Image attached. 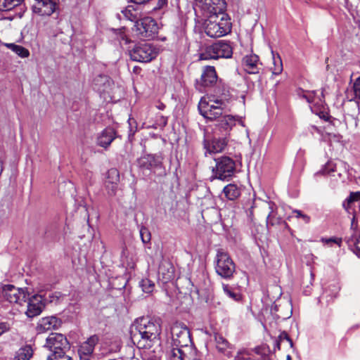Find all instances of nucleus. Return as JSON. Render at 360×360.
Returning <instances> with one entry per match:
<instances>
[{
    "label": "nucleus",
    "mask_w": 360,
    "mask_h": 360,
    "mask_svg": "<svg viewBox=\"0 0 360 360\" xmlns=\"http://www.w3.org/2000/svg\"><path fill=\"white\" fill-rule=\"evenodd\" d=\"M160 333V325L148 317L137 319L131 330V335L134 343L139 348H150L153 343L158 340Z\"/></svg>",
    "instance_id": "nucleus-1"
},
{
    "label": "nucleus",
    "mask_w": 360,
    "mask_h": 360,
    "mask_svg": "<svg viewBox=\"0 0 360 360\" xmlns=\"http://www.w3.org/2000/svg\"><path fill=\"white\" fill-rule=\"evenodd\" d=\"M28 292L26 288H18L12 284L0 283V304L9 306H22L27 302Z\"/></svg>",
    "instance_id": "nucleus-2"
},
{
    "label": "nucleus",
    "mask_w": 360,
    "mask_h": 360,
    "mask_svg": "<svg viewBox=\"0 0 360 360\" xmlns=\"http://www.w3.org/2000/svg\"><path fill=\"white\" fill-rule=\"evenodd\" d=\"M205 22V32L210 37H221L231 32V23L226 13L208 15Z\"/></svg>",
    "instance_id": "nucleus-3"
},
{
    "label": "nucleus",
    "mask_w": 360,
    "mask_h": 360,
    "mask_svg": "<svg viewBox=\"0 0 360 360\" xmlns=\"http://www.w3.org/2000/svg\"><path fill=\"white\" fill-rule=\"evenodd\" d=\"M226 107V103L221 99L202 98L199 102L198 110L200 114L209 120L216 119L222 114V110Z\"/></svg>",
    "instance_id": "nucleus-4"
},
{
    "label": "nucleus",
    "mask_w": 360,
    "mask_h": 360,
    "mask_svg": "<svg viewBox=\"0 0 360 360\" xmlns=\"http://www.w3.org/2000/svg\"><path fill=\"white\" fill-rule=\"evenodd\" d=\"M233 54L231 45L224 41H219L207 47L200 54V60H207L219 58H229Z\"/></svg>",
    "instance_id": "nucleus-5"
},
{
    "label": "nucleus",
    "mask_w": 360,
    "mask_h": 360,
    "mask_svg": "<svg viewBox=\"0 0 360 360\" xmlns=\"http://www.w3.org/2000/svg\"><path fill=\"white\" fill-rule=\"evenodd\" d=\"M236 266L229 254L219 250L216 256L215 270L218 275L224 278H230L235 272Z\"/></svg>",
    "instance_id": "nucleus-6"
},
{
    "label": "nucleus",
    "mask_w": 360,
    "mask_h": 360,
    "mask_svg": "<svg viewBox=\"0 0 360 360\" xmlns=\"http://www.w3.org/2000/svg\"><path fill=\"white\" fill-rule=\"evenodd\" d=\"M158 53V49L148 43L136 44L129 53L131 60L141 63L151 61L156 58Z\"/></svg>",
    "instance_id": "nucleus-7"
},
{
    "label": "nucleus",
    "mask_w": 360,
    "mask_h": 360,
    "mask_svg": "<svg viewBox=\"0 0 360 360\" xmlns=\"http://www.w3.org/2000/svg\"><path fill=\"white\" fill-rule=\"evenodd\" d=\"M216 165L212 172L215 178L225 180L232 176L236 170L235 162L227 156L215 159Z\"/></svg>",
    "instance_id": "nucleus-8"
},
{
    "label": "nucleus",
    "mask_w": 360,
    "mask_h": 360,
    "mask_svg": "<svg viewBox=\"0 0 360 360\" xmlns=\"http://www.w3.org/2000/svg\"><path fill=\"white\" fill-rule=\"evenodd\" d=\"M173 347H186L191 342L188 328L181 323H175L171 328Z\"/></svg>",
    "instance_id": "nucleus-9"
},
{
    "label": "nucleus",
    "mask_w": 360,
    "mask_h": 360,
    "mask_svg": "<svg viewBox=\"0 0 360 360\" xmlns=\"http://www.w3.org/2000/svg\"><path fill=\"white\" fill-rule=\"evenodd\" d=\"M137 34L143 38L150 39L153 37L158 30L156 22L150 17L144 18L136 22Z\"/></svg>",
    "instance_id": "nucleus-10"
},
{
    "label": "nucleus",
    "mask_w": 360,
    "mask_h": 360,
    "mask_svg": "<svg viewBox=\"0 0 360 360\" xmlns=\"http://www.w3.org/2000/svg\"><path fill=\"white\" fill-rule=\"evenodd\" d=\"M45 347L53 352L56 351H66L70 349L67 338L61 333H51L46 338Z\"/></svg>",
    "instance_id": "nucleus-11"
},
{
    "label": "nucleus",
    "mask_w": 360,
    "mask_h": 360,
    "mask_svg": "<svg viewBox=\"0 0 360 360\" xmlns=\"http://www.w3.org/2000/svg\"><path fill=\"white\" fill-rule=\"evenodd\" d=\"M27 309L25 312L28 317H34L40 314L45 306V301L41 295H34L27 297Z\"/></svg>",
    "instance_id": "nucleus-12"
},
{
    "label": "nucleus",
    "mask_w": 360,
    "mask_h": 360,
    "mask_svg": "<svg viewBox=\"0 0 360 360\" xmlns=\"http://www.w3.org/2000/svg\"><path fill=\"white\" fill-rule=\"evenodd\" d=\"M98 341L96 335L89 338L82 342L78 349V354L80 360H91L94 347Z\"/></svg>",
    "instance_id": "nucleus-13"
},
{
    "label": "nucleus",
    "mask_w": 360,
    "mask_h": 360,
    "mask_svg": "<svg viewBox=\"0 0 360 360\" xmlns=\"http://www.w3.org/2000/svg\"><path fill=\"white\" fill-rule=\"evenodd\" d=\"M56 8V4L53 0H34L32 11L39 15H51Z\"/></svg>",
    "instance_id": "nucleus-14"
},
{
    "label": "nucleus",
    "mask_w": 360,
    "mask_h": 360,
    "mask_svg": "<svg viewBox=\"0 0 360 360\" xmlns=\"http://www.w3.org/2000/svg\"><path fill=\"white\" fill-rule=\"evenodd\" d=\"M217 75L214 67L205 66L202 70L200 80L197 81V85L199 90L201 91L200 86H211L216 84Z\"/></svg>",
    "instance_id": "nucleus-15"
},
{
    "label": "nucleus",
    "mask_w": 360,
    "mask_h": 360,
    "mask_svg": "<svg viewBox=\"0 0 360 360\" xmlns=\"http://www.w3.org/2000/svg\"><path fill=\"white\" fill-rule=\"evenodd\" d=\"M61 321L55 316L41 318L37 326L38 333H46L49 330H56L61 325Z\"/></svg>",
    "instance_id": "nucleus-16"
},
{
    "label": "nucleus",
    "mask_w": 360,
    "mask_h": 360,
    "mask_svg": "<svg viewBox=\"0 0 360 360\" xmlns=\"http://www.w3.org/2000/svg\"><path fill=\"white\" fill-rule=\"evenodd\" d=\"M203 4V9L207 11V15L211 14L225 13L224 0H199Z\"/></svg>",
    "instance_id": "nucleus-17"
},
{
    "label": "nucleus",
    "mask_w": 360,
    "mask_h": 360,
    "mask_svg": "<svg viewBox=\"0 0 360 360\" xmlns=\"http://www.w3.org/2000/svg\"><path fill=\"white\" fill-rule=\"evenodd\" d=\"M243 65L245 70L249 74H256L259 72V57L255 53L246 55L243 59Z\"/></svg>",
    "instance_id": "nucleus-18"
},
{
    "label": "nucleus",
    "mask_w": 360,
    "mask_h": 360,
    "mask_svg": "<svg viewBox=\"0 0 360 360\" xmlns=\"http://www.w3.org/2000/svg\"><path fill=\"white\" fill-rule=\"evenodd\" d=\"M159 279L167 283L174 278V268L169 262H162L159 267Z\"/></svg>",
    "instance_id": "nucleus-19"
},
{
    "label": "nucleus",
    "mask_w": 360,
    "mask_h": 360,
    "mask_svg": "<svg viewBox=\"0 0 360 360\" xmlns=\"http://www.w3.org/2000/svg\"><path fill=\"white\" fill-rule=\"evenodd\" d=\"M227 145L226 139H214L209 141H205V148L209 153H217L222 152Z\"/></svg>",
    "instance_id": "nucleus-20"
},
{
    "label": "nucleus",
    "mask_w": 360,
    "mask_h": 360,
    "mask_svg": "<svg viewBox=\"0 0 360 360\" xmlns=\"http://www.w3.org/2000/svg\"><path fill=\"white\" fill-rule=\"evenodd\" d=\"M115 138V131L111 127H107L98 136V144L107 148Z\"/></svg>",
    "instance_id": "nucleus-21"
},
{
    "label": "nucleus",
    "mask_w": 360,
    "mask_h": 360,
    "mask_svg": "<svg viewBox=\"0 0 360 360\" xmlns=\"http://www.w3.org/2000/svg\"><path fill=\"white\" fill-rule=\"evenodd\" d=\"M315 91H305L300 89L297 91V95L304 98L309 103H314L315 105H321L323 103V93H321V96H316Z\"/></svg>",
    "instance_id": "nucleus-22"
},
{
    "label": "nucleus",
    "mask_w": 360,
    "mask_h": 360,
    "mask_svg": "<svg viewBox=\"0 0 360 360\" xmlns=\"http://www.w3.org/2000/svg\"><path fill=\"white\" fill-rule=\"evenodd\" d=\"M137 163L141 168L151 169L157 167L160 162L153 155H145L138 159Z\"/></svg>",
    "instance_id": "nucleus-23"
},
{
    "label": "nucleus",
    "mask_w": 360,
    "mask_h": 360,
    "mask_svg": "<svg viewBox=\"0 0 360 360\" xmlns=\"http://www.w3.org/2000/svg\"><path fill=\"white\" fill-rule=\"evenodd\" d=\"M33 356V349L30 345H24L15 352L12 360H30Z\"/></svg>",
    "instance_id": "nucleus-24"
},
{
    "label": "nucleus",
    "mask_w": 360,
    "mask_h": 360,
    "mask_svg": "<svg viewBox=\"0 0 360 360\" xmlns=\"http://www.w3.org/2000/svg\"><path fill=\"white\" fill-rule=\"evenodd\" d=\"M223 192L226 198L234 200L240 195V188L235 184H229L224 188Z\"/></svg>",
    "instance_id": "nucleus-25"
},
{
    "label": "nucleus",
    "mask_w": 360,
    "mask_h": 360,
    "mask_svg": "<svg viewBox=\"0 0 360 360\" xmlns=\"http://www.w3.org/2000/svg\"><path fill=\"white\" fill-rule=\"evenodd\" d=\"M356 203H358L360 209V192L351 193L349 196L344 201L343 207L347 212H350L353 210Z\"/></svg>",
    "instance_id": "nucleus-26"
},
{
    "label": "nucleus",
    "mask_w": 360,
    "mask_h": 360,
    "mask_svg": "<svg viewBox=\"0 0 360 360\" xmlns=\"http://www.w3.org/2000/svg\"><path fill=\"white\" fill-rule=\"evenodd\" d=\"M271 54L273 66L271 67V70L272 75H278L282 72L283 70V62L278 53H275L273 51H271Z\"/></svg>",
    "instance_id": "nucleus-27"
},
{
    "label": "nucleus",
    "mask_w": 360,
    "mask_h": 360,
    "mask_svg": "<svg viewBox=\"0 0 360 360\" xmlns=\"http://www.w3.org/2000/svg\"><path fill=\"white\" fill-rule=\"evenodd\" d=\"M236 123V116L231 115H224L219 121V126L226 131L231 130Z\"/></svg>",
    "instance_id": "nucleus-28"
},
{
    "label": "nucleus",
    "mask_w": 360,
    "mask_h": 360,
    "mask_svg": "<svg viewBox=\"0 0 360 360\" xmlns=\"http://www.w3.org/2000/svg\"><path fill=\"white\" fill-rule=\"evenodd\" d=\"M6 46L21 58H27L30 56V51H28V49L23 47L22 46L15 44L13 43L6 44Z\"/></svg>",
    "instance_id": "nucleus-29"
},
{
    "label": "nucleus",
    "mask_w": 360,
    "mask_h": 360,
    "mask_svg": "<svg viewBox=\"0 0 360 360\" xmlns=\"http://www.w3.org/2000/svg\"><path fill=\"white\" fill-rule=\"evenodd\" d=\"M336 172V165L333 162L329 161L328 162L324 167L319 171L316 175L318 174H323V175H330L333 176L334 177V180L337 181L338 179L336 178L335 174H332L333 173Z\"/></svg>",
    "instance_id": "nucleus-30"
},
{
    "label": "nucleus",
    "mask_w": 360,
    "mask_h": 360,
    "mask_svg": "<svg viewBox=\"0 0 360 360\" xmlns=\"http://www.w3.org/2000/svg\"><path fill=\"white\" fill-rule=\"evenodd\" d=\"M222 288L224 294L231 300L239 302L241 300V295L234 291L233 288L228 284H223Z\"/></svg>",
    "instance_id": "nucleus-31"
},
{
    "label": "nucleus",
    "mask_w": 360,
    "mask_h": 360,
    "mask_svg": "<svg viewBox=\"0 0 360 360\" xmlns=\"http://www.w3.org/2000/svg\"><path fill=\"white\" fill-rule=\"evenodd\" d=\"M22 0H0V11H10L19 6Z\"/></svg>",
    "instance_id": "nucleus-32"
},
{
    "label": "nucleus",
    "mask_w": 360,
    "mask_h": 360,
    "mask_svg": "<svg viewBox=\"0 0 360 360\" xmlns=\"http://www.w3.org/2000/svg\"><path fill=\"white\" fill-rule=\"evenodd\" d=\"M104 182L112 184H119L120 182V172L115 168L110 169L106 174L105 180Z\"/></svg>",
    "instance_id": "nucleus-33"
},
{
    "label": "nucleus",
    "mask_w": 360,
    "mask_h": 360,
    "mask_svg": "<svg viewBox=\"0 0 360 360\" xmlns=\"http://www.w3.org/2000/svg\"><path fill=\"white\" fill-rule=\"evenodd\" d=\"M181 347H174L169 352V360H183L186 356Z\"/></svg>",
    "instance_id": "nucleus-34"
},
{
    "label": "nucleus",
    "mask_w": 360,
    "mask_h": 360,
    "mask_svg": "<svg viewBox=\"0 0 360 360\" xmlns=\"http://www.w3.org/2000/svg\"><path fill=\"white\" fill-rule=\"evenodd\" d=\"M140 286L144 292L150 293L155 288V283L148 278H143L140 282Z\"/></svg>",
    "instance_id": "nucleus-35"
},
{
    "label": "nucleus",
    "mask_w": 360,
    "mask_h": 360,
    "mask_svg": "<svg viewBox=\"0 0 360 360\" xmlns=\"http://www.w3.org/2000/svg\"><path fill=\"white\" fill-rule=\"evenodd\" d=\"M47 360H72V359L65 354V351H56L47 357Z\"/></svg>",
    "instance_id": "nucleus-36"
},
{
    "label": "nucleus",
    "mask_w": 360,
    "mask_h": 360,
    "mask_svg": "<svg viewBox=\"0 0 360 360\" xmlns=\"http://www.w3.org/2000/svg\"><path fill=\"white\" fill-rule=\"evenodd\" d=\"M94 85L96 86V87L97 88V89L98 91H104L105 89H101V86L103 85V86H105L106 84L109 85L110 84V81L108 79V78L105 76V75H99L98 77H96L94 80Z\"/></svg>",
    "instance_id": "nucleus-37"
},
{
    "label": "nucleus",
    "mask_w": 360,
    "mask_h": 360,
    "mask_svg": "<svg viewBox=\"0 0 360 360\" xmlns=\"http://www.w3.org/2000/svg\"><path fill=\"white\" fill-rule=\"evenodd\" d=\"M287 341L289 343V345L291 348L293 347V342L292 340L290 338L287 333L282 332L280 333L278 338V340L276 341V345L278 349H280V345L283 341Z\"/></svg>",
    "instance_id": "nucleus-38"
},
{
    "label": "nucleus",
    "mask_w": 360,
    "mask_h": 360,
    "mask_svg": "<svg viewBox=\"0 0 360 360\" xmlns=\"http://www.w3.org/2000/svg\"><path fill=\"white\" fill-rule=\"evenodd\" d=\"M217 348L221 352H224L229 347L228 342L223 337L216 338Z\"/></svg>",
    "instance_id": "nucleus-39"
},
{
    "label": "nucleus",
    "mask_w": 360,
    "mask_h": 360,
    "mask_svg": "<svg viewBox=\"0 0 360 360\" xmlns=\"http://www.w3.org/2000/svg\"><path fill=\"white\" fill-rule=\"evenodd\" d=\"M118 184H111V183L104 182V186L108 195L115 196L116 195L118 189Z\"/></svg>",
    "instance_id": "nucleus-40"
},
{
    "label": "nucleus",
    "mask_w": 360,
    "mask_h": 360,
    "mask_svg": "<svg viewBox=\"0 0 360 360\" xmlns=\"http://www.w3.org/2000/svg\"><path fill=\"white\" fill-rule=\"evenodd\" d=\"M234 360H252L250 357V355L246 352H238V354L235 356ZM286 360H292L291 356L288 354L286 356Z\"/></svg>",
    "instance_id": "nucleus-41"
},
{
    "label": "nucleus",
    "mask_w": 360,
    "mask_h": 360,
    "mask_svg": "<svg viewBox=\"0 0 360 360\" xmlns=\"http://www.w3.org/2000/svg\"><path fill=\"white\" fill-rule=\"evenodd\" d=\"M321 241L324 244H326L329 246H332V245L336 244L338 247H340L342 243V239L339 238H322L321 239Z\"/></svg>",
    "instance_id": "nucleus-42"
},
{
    "label": "nucleus",
    "mask_w": 360,
    "mask_h": 360,
    "mask_svg": "<svg viewBox=\"0 0 360 360\" xmlns=\"http://www.w3.org/2000/svg\"><path fill=\"white\" fill-rule=\"evenodd\" d=\"M140 235L143 243H147L150 240V234L148 232V229L146 228H142L140 230Z\"/></svg>",
    "instance_id": "nucleus-43"
},
{
    "label": "nucleus",
    "mask_w": 360,
    "mask_h": 360,
    "mask_svg": "<svg viewBox=\"0 0 360 360\" xmlns=\"http://www.w3.org/2000/svg\"><path fill=\"white\" fill-rule=\"evenodd\" d=\"M353 88L355 96L360 98V77L355 80Z\"/></svg>",
    "instance_id": "nucleus-44"
},
{
    "label": "nucleus",
    "mask_w": 360,
    "mask_h": 360,
    "mask_svg": "<svg viewBox=\"0 0 360 360\" xmlns=\"http://www.w3.org/2000/svg\"><path fill=\"white\" fill-rule=\"evenodd\" d=\"M244 120H245V116H238V115L236 116V122H238L243 127H245L246 136L248 137H249L250 131H249V129L246 127L245 122H244Z\"/></svg>",
    "instance_id": "nucleus-45"
},
{
    "label": "nucleus",
    "mask_w": 360,
    "mask_h": 360,
    "mask_svg": "<svg viewBox=\"0 0 360 360\" xmlns=\"http://www.w3.org/2000/svg\"><path fill=\"white\" fill-rule=\"evenodd\" d=\"M293 213L295 214L297 218H302L305 223H308L309 221V217L302 214L301 211L295 210L293 211Z\"/></svg>",
    "instance_id": "nucleus-46"
},
{
    "label": "nucleus",
    "mask_w": 360,
    "mask_h": 360,
    "mask_svg": "<svg viewBox=\"0 0 360 360\" xmlns=\"http://www.w3.org/2000/svg\"><path fill=\"white\" fill-rule=\"evenodd\" d=\"M10 329V325L7 322H1L0 323V336L8 331Z\"/></svg>",
    "instance_id": "nucleus-47"
},
{
    "label": "nucleus",
    "mask_w": 360,
    "mask_h": 360,
    "mask_svg": "<svg viewBox=\"0 0 360 360\" xmlns=\"http://www.w3.org/2000/svg\"><path fill=\"white\" fill-rule=\"evenodd\" d=\"M354 252L359 257H360V236H359V238L355 239V241L354 242Z\"/></svg>",
    "instance_id": "nucleus-48"
},
{
    "label": "nucleus",
    "mask_w": 360,
    "mask_h": 360,
    "mask_svg": "<svg viewBox=\"0 0 360 360\" xmlns=\"http://www.w3.org/2000/svg\"><path fill=\"white\" fill-rule=\"evenodd\" d=\"M166 4H167V0H159V1H158V8H162V6H164Z\"/></svg>",
    "instance_id": "nucleus-49"
},
{
    "label": "nucleus",
    "mask_w": 360,
    "mask_h": 360,
    "mask_svg": "<svg viewBox=\"0 0 360 360\" xmlns=\"http://www.w3.org/2000/svg\"><path fill=\"white\" fill-rule=\"evenodd\" d=\"M130 1L135 4H144V3L148 2L150 0H130Z\"/></svg>",
    "instance_id": "nucleus-50"
},
{
    "label": "nucleus",
    "mask_w": 360,
    "mask_h": 360,
    "mask_svg": "<svg viewBox=\"0 0 360 360\" xmlns=\"http://www.w3.org/2000/svg\"><path fill=\"white\" fill-rule=\"evenodd\" d=\"M3 171V164L1 160H0V175L1 174V172Z\"/></svg>",
    "instance_id": "nucleus-51"
},
{
    "label": "nucleus",
    "mask_w": 360,
    "mask_h": 360,
    "mask_svg": "<svg viewBox=\"0 0 360 360\" xmlns=\"http://www.w3.org/2000/svg\"><path fill=\"white\" fill-rule=\"evenodd\" d=\"M337 175H338V176L339 178H340V177H341V174H340V172H338V173L337 174Z\"/></svg>",
    "instance_id": "nucleus-52"
}]
</instances>
